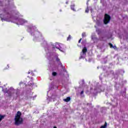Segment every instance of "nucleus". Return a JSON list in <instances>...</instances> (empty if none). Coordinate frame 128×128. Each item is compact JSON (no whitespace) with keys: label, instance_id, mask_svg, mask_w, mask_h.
<instances>
[{"label":"nucleus","instance_id":"nucleus-1","mask_svg":"<svg viewBox=\"0 0 128 128\" xmlns=\"http://www.w3.org/2000/svg\"><path fill=\"white\" fill-rule=\"evenodd\" d=\"M21 116L22 112H20V111H18L14 118V124L15 126H20V124H22V123L24 122V119Z\"/></svg>","mask_w":128,"mask_h":128},{"label":"nucleus","instance_id":"nucleus-2","mask_svg":"<svg viewBox=\"0 0 128 128\" xmlns=\"http://www.w3.org/2000/svg\"><path fill=\"white\" fill-rule=\"evenodd\" d=\"M110 22V16L108 15V14H105L104 20V24H108Z\"/></svg>","mask_w":128,"mask_h":128},{"label":"nucleus","instance_id":"nucleus-3","mask_svg":"<svg viewBox=\"0 0 128 128\" xmlns=\"http://www.w3.org/2000/svg\"><path fill=\"white\" fill-rule=\"evenodd\" d=\"M8 2L11 8H16V6H14V0H8Z\"/></svg>","mask_w":128,"mask_h":128},{"label":"nucleus","instance_id":"nucleus-4","mask_svg":"<svg viewBox=\"0 0 128 128\" xmlns=\"http://www.w3.org/2000/svg\"><path fill=\"white\" fill-rule=\"evenodd\" d=\"M2 12H4V16H10V12H8V9L7 8H4L2 10Z\"/></svg>","mask_w":128,"mask_h":128},{"label":"nucleus","instance_id":"nucleus-5","mask_svg":"<svg viewBox=\"0 0 128 128\" xmlns=\"http://www.w3.org/2000/svg\"><path fill=\"white\" fill-rule=\"evenodd\" d=\"M59 46H60V48H58V47H56V48H58V50H64V48H62V46H64V44H60L59 45Z\"/></svg>","mask_w":128,"mask_h":128},{"label":"nucleus","instance_id":"nucleus-6","mask_svg":"<svg viewBox=\"0 0 128 128\" xmlns=\"http://www.w3.org/2000/svg\"><path fill=\"white\" fill-rule=\"evenodd\" d=\"M0 17L1 18V20H2V22H4V20H8V18H5L4 17L2 16V14H0Z\"/></svg>","mask_w":128,"mask_h":128},{"label":"nucleus","instance_id":"nucleus-7","mask_svg":"<svg viewBox=\"0 0 128 128\" xmlns=\"http://www.w3.org/2000/svg\"><path fill=\"white\" fill-rule=\"evenodd\" d=\"M63 100L64 102H68L70 100V97H67L66 98L64 99Z\"/></svg>","mask_w":128,"mask_h":128},{"label":"nucleus","instance_id":"nucleus-8","mask_svg":"<svg viewBox=\"0 0 128 128\" xmlns=\"http://www.w3.org/2000/svg\"><path fill=\"white\" fill-rule=\"evenodd\" d=\"M88 52V49L86 48V47H84L82 50V52L84 54Z\"/></svg>","mask_w":128,"mask_h":128},{"label":"nucleus","instance_id":"nucleus-9","mask_svg":"<svg viewBox=\"0 0 128 128\" xmlns=\"http://www.w3.org/2000/svg\"><path fill=\"white\" fill-rule=\"evenodd\" d=\"M28 74H30L31 76H34V71H32V70H30L28 71Z\"/></svg>","mask_w":128,"mask_h":128},{"label":"nucleus","instance_id":"nucleus-10","mask_svg":"<svg viewBox=\"0 0 128 128\" xmlns=\"http://www.w3.org/2000/svg\"><path fill=\"white\" fill-rule=\"evenodd\" d=\"M106 126H108V123H106V122H105L104 124L101 126L100 128H106Z\"/></svg>","mask_w":128,"mask_h":128},{"label":"nucleus","instance_id":"nucleus-11","mask_svg":"<svg viewBox=\"0 0 128 128\" xmlns=\"http://www.w3.org/2000/svg\"><path fill=\"white\" fill-rule=\"evenodd\" d=\"M4 118V116H2V114H0V122Z\"/></svg>","mask_w":128,"mask_h":128},{"label":"nucleus","instance_id":"nucleus-12","mask_svg":"<svg viewBox=\"0 0 128 128\" xmlns=\"http://www.w3.org/2000/svg\"><path fill=\"white\" fill-rule=\"evenodd\" d=\"M52 75L53 76H56L58 75V73L56 72H52Z\"/></svg>","mask_w":128,"mask_h":128},{"label":"nucleus","instance_id":"nucleus-13","mask_svg":"<svg viewBox=\"0 0 128 128\" xmlns=\"http://www.w3.org/2000/svg\"><path fill=\"white\" fill-rule=\"evenodd\" d=\"M70 8L72 10H74V4L71 5Z\"/></svg>","mask_w":128,"mask_h":128},{"label":"nucleus","instance_id":"nucleus-14","mask_svg":"<svg viewBox=\"0 0 128 128\" xmlns=\"http://www.w3.org/2000/svg\"><path fill=\"white\" fill-rule=\"evenodd\" d=\"M85 36H86V32H84L82 34V38H85Z\"/></svg>","mask_w":128,"mask_h":128},{"label":"nucleus","instance_id":"nucleus-15","mask_svg":"<svg viewBox=\"0 0 128 128\" xmlns=\"http://www.w3.org/2000/svg\"><path fill=\"white\" fill-rule=\"evenodd\" d=\"M72 38V36L70 35H69V36L67 38V40H70Z\"/></svg>","mask_w":128,"mask_h":128},{"label":"nucleus","instance_id":"nucleus-16","mask_svg":"<svg viewBox=\"0 0 128 128\" xmlns=\"http://www.w3.org/2000/svg\"><path fill=\"white\" fill-rule=\"evenodd\" d=\"M110 48H113L114 47V45H112V43H109L108 44Z\"/></svg>","mask_w":128,"mask_h":128},{"label":"nucleus","instance_id":"nucleus-17","mask_svg":"<svg viewBox=\"0 0 128 128\" xmlns=\"http://www.w3.org/2000/svg\"><path fill=\"white\" fill-rule=\"evenodd\" d=\"M56 62H60V60L58 58H56Z\"/></svg>","mask_w":128,"mask_h":128},{"label":"nucleus","instance_id":"nucleus-18","mask_svg":"<svg viewBox=\"0 0 128 128\" xmlns=\"http://www.w3.org/2000/svg\"><path fill=\"white\" fill-rule=\"evenodd\" d=\"M8 94L9 96H12V93H10V90L8 91Z\"/></svg>","mask_w":128,"mask_h":128},{"label":"nucleus","instance_id":"nucleus-19","mask_svg":"<svg viewBox=\"0 0 128 128\" xmlns=\"http://www.w3.org/2000/svg\"><path fill=\"white\" fill-rule=\"evenodd\" d=\"M82 38L79 40L78 42V44H80V42H82Z\"/></svg>","mask_w":128,"mask_h":128},{"label":"nucleus","instance_id":"nucleus-20","mask_svg":"<svg viewBox=\"0 0 128 128\" xmlns=\"http://www.w3.org/2000/svg\"><path fill=\"white\" fill-rule=\"evenodd\" d=\"M86 12H88V8L86 10Z\"/></svg>","mask_w":128,"mask_h":128},{"label":"nucleus","instance_id":"nucleus-21","mask_svg":"<svg viewBox=\"0 0 128 128\" xmlns=\"http://www.w3.org/2000/svg\"><path fill=\"white\" fill-rule=\"evenodd\" d=\"M80 59L84 58V56H80Z\"/></svg>","mask_w":128,"mask_h":128},{"label":"nucleus","instance_id":"nucleus-22","mask_svg":"<svg viewBox=\"0 0 128 128\" xmlns=\"http://www.w3.org/2000/svg\"><path fill=\"white\" fill-rule=\"evenodd\" d=\"M113 48H114V50H116V46H113Z\"/></svg>","mask_w":128,"mask_h":128},{"label":"nucleus","instance_id":"nucleus-23","mask_svg":"<svg viewBox=\"0 0 128 128\" xmlns=\"http://www.w3.org/2000/svg\"><path fill=\"white\" fill-rule=\"evenodd\" d=\"M84 94V90H82L81 92H80V94Z\"/></svg>","mask_w":128,"mask_h":128},{"label":"nucleus","instance_id":"nucleus-24","mask_svg":"<svg viewBox=\"0 0 128 128\" xmlns=\"http://www.w3.org/2000/svg\"><path fill=\"white\" fill-rule=\"evenodd\" d=\"M66 4H68V1H66Z\"/></svg>","mask_w":128,"mask_h":128},{"label":"nucleus","instance_id":"nucleus-25","mask_svg":"<svg viewBox=\"0 0 128 128\" xmlns=\"http://www.w3.org/2000/svg\"><path fill=\"white\" fill-rule=\"evenodd\" d=\"M7 66H8V68H10V66L8 65H7Z\"/></svg>","mask_w":128,"mask_h":128},{"label":"nucleus","instance_id":"nucleus-26","mask_svg":"<svg viewBox=\"0 0 128 128\" xmlns=\"http://www.w3.org/2000/svg\"><path fill=\"white\" fill-rule=\"evenodd\" d=\"M53 128H58L56 126H54Z\"/></svg>","mask_w":128,"mask_h":128},{"label":"nucleus","instance_id":"nucleus-27","mask_svg":"<svg viewBox=\"0 0 128 128\" xmlns=\"http://www.w3.org/2000/svg\"><path fill=\"white\" fill-rule=\"evenodd\" d=\"M28 78H30V76H28Z\"/></svg>","mask_w":128,"mask_h":128}]
</instances>
